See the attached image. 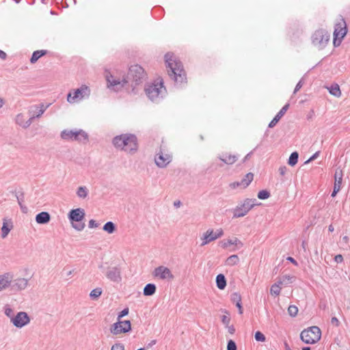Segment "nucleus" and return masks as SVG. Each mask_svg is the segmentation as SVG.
Returning a JSON list of instances; mask_svg holds the SVG:
<instances>
[{
  "label": "nucleus",
  "mask_w": 350,
  "mask_h": 350,
  "mask_svg": "<svg viewBox=\"0 0 350 350\" xmlns=\"http://www.w3.org/2000/svg\"><path fill=\"white\" fill-rule=\"evenodd\" d=\"M113 145L118 149L134 154L138 149L137 139L133 134H122L113 137Z\"/></svg>",
  "instance_id": "2"
},
{
  "label": "nucleus",
  "mask_w": 350,
  "mask_h": 350,
  "mask_svg": "<svg viewBox=\"0 0 350 350\" xmlns=\"http://www.w3.org/2000/svg\"><path fill=\"white\" fill-rule=\"evenodd\" d=\"M152 275L154 278L161 280H172L174 278L170 269L164 266H159L155 268L152 272Z\"/></svg>",
  "instance_id": "16"
},
{
  "label": "nucleus",
  "mask_w": 350,
  "mask_h": 350,
  "mask_svg": "<svg viewBox=\"0 0 350 350\" xmlns=\"http://www.w3.org/2000/svg\"><path fill=\"white\" fill-rule=\"evenodd\" d=\"M331 323L333 325L338 327V326H339L340 322H339V320L336 317H334L331 319Z\"/></svg>",
  "instance_id": "57"
},
{
  "label": "nucleus",
  "mask_w": 350,
  "mask_h": 350,
  "mask_svg": "<svg viewBox=\"0 0 350 350\" xmlns=\"http://www.w3.org/2000/svg\"><path fill=\"white\" fill-rule=\"evenodd\" d=\"M254 174L251 172L247 173L241 180L243 188H246L253 180Z\"/></svg>",
  "instance_id": "29"
},
{
  "label": "nucleus",
  "mask_w": 350,
  "mask_h": 350,
  "mask_svg": "<svg viewBox=\"0 0 350 350\" xmlns=\"http://www.w3.org/2000/svg\"><path fill=\"white\" fill-rule=\"evenodd\" d=\"M60 136L64 140L77 141L86 143L88 141V133L82 129L67 130L61 132Z\"/></svg>",
  "instance_id": "7"
},
{
  "label": "nucleus",
  "mask_w": 350,
  "mask_h": 350,
  "mask_svg": "<svg viewBox=\"0 0 350 350\" xmlns=\"http://www.w3.org/2000/svg\"><path fill=\"white\" fill-rule=\"evenodd\" d=\"M221 322L223 323V324L225 325V326H228L230 322V317L226 316V315H223L221 317Z\"/></svg>",
  "instance_id": "52"
},
{
  "label": "nucleus",
  "mask_w": 350,
  "mask_h": 350,
  "mask_svg": "<svg viewBox=\"0 0 350 350\" xmlns=\"http://www.w3.org/2000/svg\"><path fill=\"white\" fill-rule=\"evenodd\" d=\"M156 286L154 284H147L144 288L143 293L145 296H151L156 292Z\"/></svg>",
  "instance_id": "27"
},
{
  "label": "nucleus",
  "mask_w": 350,
  "mask_h": 350,
  "mask_svg": "<svg viewBox=\"0 0 350 350\" xmlns=\"http://www.w3.org/2000/svg\"><path fill=\"white\" fill-rule=\"evenodd\" d=\"M154 161L159 167L163 168L172 161V156L169 154H163L160 151L156 154Z\"/></svg>",
  "instance_id": "19"
},
{
  "label": "nucleus",
  "mask_w": 350,
  "mask_h": 350,
  "mask_svg": "<svg viewBox=\"0 0 350 350\" xmlns=\"http://www.w3.org/2000/svg\"><path fill=\"white\" fill-rule=\"evenodd\" d=\"M254 338L258 342H264L266 340L265 335L260 331L255 333Z\"/></svg>",
  "instance_id": "46"
},
{
  "label": "nucleus",
  "mask_w": 350,
  "mask_h": 350,
  "mask_svg": "<svg viewBox=\"0 0 350 350\" xmlns=\"http://www.w3.org/2000/svg\"><path fill=\"white\" fill-rule=\"evenodd\" d=\"M49 107V105H44V104L33 105L29 108V113H31L33 112L36 113V111H34V109H36L38 110V114H36V116L41 117Z\"/></svg>",
  "instance_id": "25"
},
{
  "label": "nucleus",
  "mask_w": 350,
  "mask_h": 350,
  "mask_svg": "<svg viewBox=\"0 0 350 350\" xmlns=\"http://www.w3.org/2000/svg\"><path fill=\"white\" fill-rule=\"evenodd\" d=\"M288 312L290 316L294 317L297 314L298 308L297 306H295L294 305H291L288 308Z\"/></svg>",
  "instance_id": "43"
},
{
  "label": "nucleus",
  "mask_w": 350,
  "mask_h": 350,
  "mask_svg": "<svg viewBox=\"0 0 350 350\" xmlns=\"http://www.w3.org/2000/svg\"><path fill=\"white\" fill-rule=\"evenodd\" d=\"M10 322L17 328H22L30 322V318L27 312H18Z\"/></svg>",
  "instance_id": "15"
},
{
  "label": "nucleus",
  "mask_w": 350,
  "mask_h": 350,
  "mask_svg": "<svg viewBox=\"0 0 350 350\" xmlns=\"http://www.w3.org/2000/svg\"><path fill=\"white\" fill-rule=\"evenodd\" d=\"M239 261V256L236 254L230 256L226 260V264L228 266H233L238 264Z\"/></svg>",
  "instance_id": "36"
},
{
  "label": "nucleus",
  "mask_w": 350,
  "mask_h": 350,
  "mask_svg": "<svg viewBox=\"0 0 350 350\" xmlns=\"http://www.w3.org/2000/svg\"><path fill=\"white\" fill-rule=\"evenodd\" d=\"M320 154V151H317L313 155H312L306 162L305 163H308L312 161H314V159H316L319 155Z\"/></svg>",
  "instance_id": "54"
},
{
  "label": "nucleus",
  "mask_w": 350,
  "mask_h": 350,
  "mask_svg": "<svg viewBox=\"0 0 350 350\" xmlns=\"http://www.w3.org/2000/svg\"><path fill=\"white\" fill-rule=\"evenodd\" d=\"M304 82L303 79L299 80V81L297 83L295 90L293 91V94H296L303 86Z\"/></svg>",
  "instance_id": "53"
},
{
  "label": "nucleus",
  "mask_w": 350,
  "mask_h": 350,
  "mask_svg": "<svg viewBox=\"0 0 350 350\" xmlns=\"http://www.w3.org/2000/svg\"><path fill=\"white\" fill-rule=\"evenodd\" d=\"M256 199L246 198L240 202L232 210L233 218L242 217L246 215L256 205Z\"/></svg>",
  "instance_id": "6"
},
{
  "label": "nucleus",
  "mask_w": 350,
  "mask_h": 350,
  "mask_svg": "<svg viewBox=\"0 0 350 350\" xmlns=\"http://www.w3.org/2000/svg\"><path fill=\"white\" fill-rule=\"evenodd\" d=\"M289 104L286 103L282 108L279 111V112L275 115V116L273 118V120L269 122V127L273 128L276 124L279 122V120L282 118V116L286 113L287 110L289 108Z\"/></svg>",
  "instance_id": "22"
},
{
  "label": "nucleus",
  "mask_w": 350,
  "mask_h": 350,
  "mask_svg": "<svg viewBox=\"0 0 350 350\" xmlns=\"http://www.w3.org/2000/svg\"><path fill=\"white\" fill-rule=\"evenodd\" d=\"M129 308H124L120 312L118 313L117 317V320H121L122 317L126 316L129 314Z\"/></svg>",
  "instance_id": "48"
},
{
  "label": "nucleus",
  "mask_w": 350,
  "mask_h": 350,
  "mask_svg": "<svg viewBox=\"0 0 350 350\" xmlns=\"http://www.w3.org/2000/svg\"><path fill=\"white\" fill-rule=\"evenodd\" d=\"M103 229L104 231L108 232L109 234H112L116 230V225L112 221H107L103 226Z\"/></svg>",
  "instance_id": "35"
},
{
  "label": "nucleus",
  "mask_w": 350,
  "mask_h": 350,
  "mask_svg": "<svg viewBox=\"0 0 350 350\" xmlns=\"http://www.w3.org/2000/svg\"><path fill=\"white\" fill-rule=\"evenodd\" d=\"M165 60L169 77L176 84L186 83V73L183 69L182 62L174 57L173 53H167L165 55Z\"/></svg>",
  "instance_id": "1"
},
{
  "label": "nucleus",
  "mask_w": 350,
  "mask_h": 350,
  "mask_svg": "<svg viewBox=\"0 0 350 350\" xmlns=\"http://www.w3.org/2000/svg\"><path fill=\"white\" fill-rule=\"evenodd\" d=\"M334 260L337 263H341L343 262V256L341 254H338L335 256Z\"/></svg>",
  "instance_id": "58"
},
{
  "label": "nucleus",
  "mask_w": 350,
  "mask_h": 350,
  "mask_svg": "<svg viewBox=\"0 0 350 350\" xmlns=\"http://www.w3.org/2000/svg\"><path fill=\"white\" fill-rule=\"evenodd\" d=\"M329 94L332 95L339 97L341 95L340 87L337 83L332 84L329 88H327Z\"/></svg>",
  "instance_id": "30"
},
{
  "label": "nucleus",
  "mask_w": 350,
  "mask_h": 350,
  "mask_svg": "<svg viewBox=\"0 0 350 350\" xmlns=\"http://www.w3.org/2000/svg\"><path fill=\"white\" fill-rule=\"evenodd\" d=\"M131 330V323L129 320H118L116 323L111 325L110 332L113 335H118L123 333H127Z\"/></svg>",
  "instance_id": "13"
},
{
  "label": "nucleus",
  "mask_w": 350,
  "mask_h": 350,
  "mask_svg": "<svg viewBox=\"0 0 350 350\" xmlns=\"http://www.w3.org/2000/svg\"><path fill=\"white\" fill-rule=\"evenodd\" d=\"M286 260H287L288 261H290L291 262H292V263H293V264H294L295 265H297V261H296V260H295L293 257L289 256V257H288V258H286Z\"/></svg>",
  "instance_id": "63"
},
{
  "label": "nucleus",
  "mask_w": 350,
  "mask_h": 350,
  "mask_svg": "<svg viewBox=\"0 0 350 350\" xmlns=\"http://www.w3.org/2000/svg\"><path fill=\"white\" fill-rule=\"evenodd\" d=\"M282 284H280V282H277L274 283L271 286L270 289V293L272 295L278 296L280 295L281 291V286Z\"/></svg>",
  "instance_id": "34"
},
{
  "label": "nucleus",
  "mask_w": 350,
  "mask_h": 350,
  "mask_svg": "<svg viewBox=\"0 0 350 350\" xmlns=\"http://www.w3.org/2000/svg\"><path fill=\"white\" fill-rule=\"evenodd\" d=\"M298 158L299 154L297 152H292L288 158V164L291 166L295 165L298 161Z\"/></svg>",
  "instance_id": "37"
},
{
  "label": "nucleus",
  "mask_w": 350,
  "mask_h": 350,
  "mask_svg": "<svg viewBox=\"0 0 350 350\" xmlns=\"http://www.w3.org/2000/svg\"><path fill=\"white\" fill-rule=\"evenodd\" d=\"M6 57H7V54L4 51L0 50V58L1 59H5Z\"/></svg>",
  "instance_id": "62"
},
{
  "label": "nucleus",
  "mask_w": 350,
  "mask_h": 350,
  "mask_svg": "<svg viewBox=\"0 0 350 350\" xmlns=\"http://www.w3.org/2000/svg\"><path fill=\"white\" fill-rule=\"evenodd\" d=\"M90 90L85 85H83L79 88L73 91V95L71 92L68 94L67 101L70 103H74L78 100H82L90 96Z\"/></svg>",
  "instance_id": "12"
},
{
  "label": "nucleus",
  "mask_w": 350,
  "mask_h": 350,
  "mask_svg": "<svg viewBox=\"0 0 350 350\" xmlns=\"http://www.w3.org/2000/svg\"><path fill=\"white\" fill-rule=\"evenodd\" d=\"M3 311L5 316L10 318V321L12 320V318H13L15 315L14 310L8 304L5 305L3 307Z\"/></svg>",
  "instance_id": "39"
},
{
  "label": "nucleus",
  "mask_w": 350,
  "mask_h": 350,
  "mask_svg": "<svg viewBox=\"0 0 350 350\" xmlns=\"http://www.w3.org/2000/svg\"><path fill=\"white\" fill-rule=\"evenodd\" d=\"M89 191L85 186H81L77 190V195L79 198H85L88 196Z\"/></svg>",
  "instance_id": "31"
},
{
  "label": "nucleus",
  "mask_w": 350,
  "mask_h": 350,
  "mask_svg": "<svg viewBox=\"0 0 350 350\" xmlns=\"http://www.w3.org/2000/svg\"><path fill=\"white\" fill-rule=\"evenodd\" d=\"M85 215V211L81 208L72 209L68 215V219L72 223V228L77 231L83 230L85 226V224L82 222Z\"/></svg>",
  "instance_id": "5"
},
{
  "label": "nucleus",
  "mask_w": 350,
  "mask_h": 350,
  "mask_svg": "<svg viewBox=\"0 0 350 350\" xmlns=\"http://www.w3.org/2000/svg\"><path fill=\"white\" fill-rule=\"evenodd\" d=\"M216 285L217 287L220 289L223 290L226 286V280L224 274H218L216 277Z\"/></svg>",
  "instance_id": "26"
},
{
  "label": "nucleus",
  "mask_w": 350,
  "mask_h": 350,
  "mask_svg": "<svg viewBox=\"0 0 350 350\" xmlns=\"http://www.w3.org/2000/svg\"><path fill=\"white\" fill-rule=\"evenodd\" d=\"M102 293L101 288H96L90 292V297L92 300H96L101 295Z\"/></svg>",
  "instance_id": "38"
},
{
  "label": "nucleus",
  "mask_w": 350,
  "mask_h": 350,
  "mask_svg": "<svg viewBox=\"0 0 350 350\" xmlns=\"http://www.w3.org/2000/svg\"><path fill=\"white\" fill-rule=\"evenodd\" d=\"M107 83V88L114 92H119L122 88H126L129 81L124 77L122 79L114 77L110 73H107L105 76Z\"/></svg>",
  "instance_id": "10"
},
{
  "label": "nucleus",
  "mask_w": 350,
  "mask_h": 350,
  "mask_svg": "<svg viewBox=\"0 0 350 350\" xmlns=\"http://www.w3.org/2000/svg\"><path fill=\"white\" fill-rule=\"evenodd\" d=\"M227 350H237V345L232 340L228 342Z\"/></svg>",
  "instance_id": "49"
},
{
  "label": "nucleus",
  "mask_w": 350,
  "mask_h": 350,
  "mask_svg": "<svg viewBox=\"0 0 350 350\" xmlns=\"http://www.w3.org/2000/svg\"><path fill=\"white\" fill-rule=\"evenodd\" d=\"M182 204L180 200H177V201H175L174 202V206L176 207V208H179L180 206V205Z\"/></svg>",
  "instance_id": "64"
},
{
  "label": "nucleus",
  "mask_w": 350,
  "mask_h": 350,
  "mask_svg": "<svg viewBox=\"0 0 350 350\" xmlns=\"http://www.w3.org/2000/svg\"><path fill=\"white\" fill-rule=\"evenodd\" d=\"M340 189H338V186L337 185V187L336 186H334V189H333V191L332 193V195L331 196L332 197H334L337 193L340 191Z\"/></svg>",
  "instance_id": "61"
},
{
  "label": "nucleus",
  "mask_w": 350,
  "mask_h": 350,
  "mask_svg": "<svg viewBox=\"0 0 350 350\" xmlns=\"http://www.w3.org/2000/svg\"><path fill=\"white\" fill-rule=\"evenodd\" d=\"M294 280H295L294 276H291L290 275H284L280 278L278 282H280V284H281L282 285V284L288 285V284H291Z\"/></svg>",
  "instance_id": "32"
},
{
  "label": "nucleus",
  "mask_w": 350,
  "mask_h": 350,
  "mask_svg": "<svg viewBox=\"0 0 350 350\" xmlns=\"http://www.w3.org/2000/svg\"><path fill=\"white\" fill-rule=\"evenodd\" d=\"M287 171V168L286 166H281L279 168V172L281 176H284Z\"/></svg>",
  "instance_id": "59"
},
{
  "label": "nucleus",
  "mask_w": 350,
  "mask_h": 350,
  "mask_svg": "<svg viewBox=\"0 0 350 350\" xmlns=\"http://www.w3.org/2000/svg\"><path fill=\"white\" fill-rule=\"evenodd\" d=\"M111 350H124V346L121 343H115L112 345Z\"/></svg>",
  "instance_id": "51"
},
{
  "label": "nucleus",
  "mask_w": 350,
  "mask_h": 350,
  "mask_svg": "<svg viewBox=\"0 0 350 350\" xmlns=\"http://www.w3.org/2000/svg\"><path fill=\"white\" fill-rule=\"evenodd\" d=\"M13 273L11 272H6L0 275V291L10 288Z\"/></svg>",
  "instance_id": "20"
},
{
  "label": "nucleus",
  "mask_w": 350,
  "mask_h": 350,
  "mask_svg": "<svg viewBox=\"0 0 350 350\" xmlns=\"http://www.w3.org/2000/svg\"><path fill=\"white\" fill-rule=\"evenodd\" d=\"M51 220V215L48 212L42 211L36 216V221L38 224H46Z\"/></svg>",
  "instance_id": "24"
},
{
  "label": "nucleus",
  "mask_w": 350,
  "mask_h": 350,
  "mask_svg": "<svg viewBox=\"0 0 350 350\" xmlns=\"http://www.w3.org/2000/svg\"><path fill=\"white\" fill-rule=\"evenodd\" d=\"M231 245H232V239H224L219 242V245L224 249H226Z\"/></svg>",
  "instance_id": "44"
},
{
  "label": "nucleus",
  "mask_w": 350,
  "mask_h": 350,
  "mask_svg": "<svg viewBox=\"0 0 350 350\" xmlns=\"http://www.w3.org/2000/svg\"><path fill=\"white\" fill-rule=\"evenodd\" d=\"M347 33V24L344 18L335 25L334 31V45L338 46L340 45L342 38Z\"/></svg>",
  "instance_id": "11"
},
{
  "label": "nucleus",
  "mask_w": 350,
  "mask_h": 350,
  "mask_svg": "<svg viewBox=\"0 0 350 350\" xmlns=\"http://www.w3.org/2000/svg\"><path fill=\"white\" fill-rule=\"evenodd\" d=\"M13 228V224L11 219H3V226L1 227V237L5 238L10 230Z\"/></svg>",
  "instance_id": "23"
},
{
  "label": "nucleus",
  "mask_w": 350,
  "mask_h": 350,
  "mask_svg": "<svg viewBox=\"0 0 350 350\" xmlns=\"http://www.w3.org/2000/svg\"><path fill=\"white\" fill-rule=\"evenodd\" d=\"M321 335V329L317 326H312L303 330L300 334V338L306 344H314L320 340Z\"/></svg>",
  "instance_id": "8"
},
{
  "label": "nucleus",
  "mask_w": 350,
  "mask_h": 350,
  "mask_svg": "<svg viewBox=\"0 0 350 350\" xmlns=\"http://www.w3.org/2000/svg\"><path fill=\"white\" fill-rule=\"evenodd\" d=\"M217 158L224 164L232 165L238 160L239 157L237 154H231L224 152L219 154Z\"/></svg>",
  "instance_id": "21"
},
{
  "label": "nucleus",
  "mask_w": 350,
  "mask_h": 350,
  "mask_svg": "<svg viewBox=\"0 0 350 350\" xmlns=\"http://www.w3.org/2000/svg\"><path fill=\"white\" fill-rule=\"evenodd\" d=\"M229 187L231 189H234L239 187H242V184H241V181L233 182L229 185Z\"/></svg>",
  "instance_id": "55"
},
{
  "label": "nucleus",
  "mask_w": 350,
  "mask_h": 350,
  "mask_svg": "<svg viewBox=\"0 0 350 350\" xmlns=\"http://www.w3.org/2000/svg\"><path fill=\"white\" fill-rule=\"evenodd\" d=\"M226 327H227L230 334H233L235 332V328L233 325H228V326H226Z\"/></svg>",
  "instance_id": "60"
},
{
  "label": "nucleus",
  "mask_w": 350,
  "mask_h": 350,
  "mask_svg": "<svg viewBox=\"0 0 350 350\" xmlns=\"http://www.w3.org/2000/svg\"><path fill=\"white\" fill-rule=\"evenodd\" d=\"M329 40V33L323 29L315 31L312 36L313 45L320 50L323 49L327 46Z\"/></svg>",
  "instance_id": "9"
},
{
  "label": "nucleus",
  "mask_w": 350,
  "mask_h": 350,
  "mask_svg": "<svg viewBox=\"0 0 350 350\" xmlns=\"http://www.w3.org/2000/svg\"><path fill=\"white\" fill-rule=\"evenodd\" d=\"M232 245H234L237 247V249H240L243 247V243L237 238H234L232 239Z\"/></svg>",
  "instance_id": "50"
},
{
  "label": "nucleus",
  "mask_w": 350,
  "mask_h": 350,
  "mask_svg": "<svg viewBox=\"0 0 350 350\" xmlns=\"http://www.w3.org/2000/svg\"><path fill=\"white\" fill-rule=\"evenodd\" d=\"M16 122L23 128L25 123L24 116L22 113H19L16 117Z\"/></svg>",
  "instance_id": "47"
},
{
  "label": "nucleus",
  "mask_w": 350,
  "mask_h": 350,
  "mask_svg": "<svg viewBox=\"0 0 350 350\" xmlns=\"http://www.w3.org/2000/svg\"><path fill=\"white\" fill-rule=\"evenodd\" d=\"M145 92L150 100L157 102L163 97L166 90L163 81L160 80L148 85L145 88Z\"/></svg>",
  "instance_id": "4"
},
{
  "label": "nucleus",
  "mask_w": 350,
  "mask_h": 350,
  "mask_svg": "<svg viewBox=\"0 0 350 350\" xmlns=\"http://www.w3.org/2000/svg\"><path fill=\"white\" fill-rule=\"evenodd\" d=\"M125 78L129 81L127 85L131 86L133 90L137 85L142 83L145 80L146 73L141 66L138 64L133 65L129 68Z\"/></svg>",
  "instance_id": "3"
},
{
  "label": "nucleus",
  "mask_w": 350,
  "mask_h": 350,
  "mask_svg": "<svg viewBox=\"0 0 350 350\" xmlns=\"http://www.w3.org/2000/svg\"><path fill=\"white\" fill-rule=\"evenodd\" d=\"M29 115L31 116V117L27 120V121H25V123H24V125H23V128L24 129H27L28 128L33 122V120L35 118H39L40 117H37L36 116V114L35 112H33L31 113H29Z\"/></svg>",
  "instance_id": "40"
},
{
  "label": "nucleus",
  "mask_w": 350,
  "mask_h": 350,
  "mask_svg": "<svg viewBox=\"0 0 350 350\" xmlns=\"http://www.w3.org/2000/svg\"><path fill=\"white\" fill-rule=\"evenodd\" d=\"M28 286V280L23 278L11 279L10 291L18 292L25 290Z\"/></svg>",
  "instance_id": "18"
},
{
  "label": "nucleus",
  "mask_w": 350,
  "mask_h": 350,
  "mask_svg": "<svg viewBox=\"0 0 350 350\" xmlns=\"http://www.w3.org/2000/svg\"><path fill=\"white\" fill-rule=\"evenodd\" d=\"M270 196V193L267 190H261L258 193V198L260 200H266Z\"/></svg>",
  "instance_id": "42"
},
{
  "label": "nucleus",
  "mask_w": 350,
  "mask_h": 350,
  "mask_svg": "<svg viewBox=\"0 0 350 350\" xmlns=\"http://www.w3.org/2000/svg\"><path fill=\"white\" fill-rule=\"evenodd\" d=\"M105 275L111 282L119 283L122 281L121 269L119 267H108Z\"/></svg>",
  "instance_id": "17"
},
{
  "label": "nucleus",
  "mask_w": 350,
  "mask_h": 350,
  "mask_svg": "<svg viewBox=\"0 0 350 350\" xmlns=\"http://www.w3.org/2000/svg\"><path fill=\"white\" fill-rule=\"evenodd\" d=\"M230 300L233 304H237L241 301V296L239 293L234 292L230 296Z\"/></svg>",
  "instance_id": "41"
},
{
  "label": "nucleus",
  "mask_w": 350,
  "mask_h": 350,
  "mask_svg": "<svg viewBox=\"0 0 350 350\" xmlns=\"http://www.w3.org/2000/svg\"><path fill=\"white\" fill-rule=\"evenodd\" d=\"M88 226L90 228H97L98 226V224L94 219H90L89 221Z\"/></svg>",
  "instance_id": "56"
},
{
  "label": "nucleus",
  "mask_w": 350,
  "mask_h": 350,
  "mask_svg": "<svg viewBox=\"0 0 350 350\" xmlns=\"http://www.w3.org/2000/svg\"><path fill=\"white\" fill-rule=\"evenodd\" d=\"M334 179H335V182H334V186L337 187V185H338V189H340L341 185H342V173L341 170L338 171L337 170L336 171L335 174H334Z\"/></svg>",
  "instance_id": "33"
},
{
  "label": "nucleus",
  "mask_w": 350,
  "mask_h": 350,
  "mask_svg": "<svg viewBox=\"0 0 350 350\" xmlns=\"http://www.w3.org/2000/svg\"><path fill=\"white\" fill-rule=\"evenodd\" d=\"M223 234L224 230L221 228L217 229L215 232H214L213 229L207 230L202 237V242L201 243V246H204L210 242L221 237Z\"/></svg>",
  "instance_id": "14"
},
{
  "label": "nucleus",
  "mask_w": 350,
  "mask_h": 350,
  "mask_svg": "<svg viewBox=\"0 0 350 350\" xmlns=\"http://www.w3.org/2000/svg\"><path fill=\"white\" fill-rule=\"evenodd\" d=\"M46 53H47V51H46V50H39V51H34L31 57V59H30L31 63L33 64V63L36 62L39 58L44 56V55H46Z\"/></svg>",
  "instance_id": "28"
},
{
  "label": "nucleus",
  "mask_w": 350,
  "mask_h": 350,
  "mask_svg": "<svg viewBox=\"0 0 350 350\" xmlns=\"http://www.w3.org/2000/svg\"><path fill=\"white\" fill-rule=\"evenodd\" d=\"M16 197L18 201V203L22 210L27 209L26 206H23V202L24 201V194L21 193L20 195L16 194Z\"/></svg>",
  "instance_id": "45"
}]
</instances>
